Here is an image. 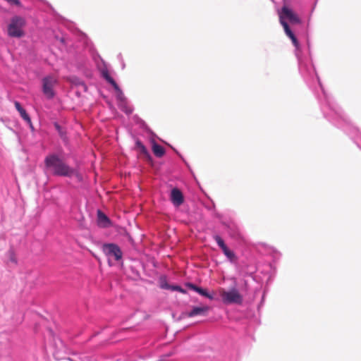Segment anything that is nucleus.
<instances>
[{"mask_svg":"<svg viewBox=\"0 0 361 361\" xmlns=\"http://www.w3.org/2000/svg\"><path fill=\"white\" fill-rule=\"evenodd\" d=\"M169 198L173 205L176 207H178L183 204L185 200L183 193L177 187H174L171 189Z\"/></svg>","mask_w":361,"mask_h":361,"instance_id":"f8f14e48","label":"nucleus"},{"mask_svg":"<svg viewBox=\"0 0 361 361\" xmlns=\"http://www.w3.org/2000/svg\"><path fill=\"white\" fill-rule=\"evenodd\" d=\"M212 238L216 241L219 248L222 250L228 261L233 264H237L238 261V256L233 250L228 247L222 238L218 234L213 235Z\"/></svg>","mask_w":361,"mask_h":361,"instance_id":"423d86ee","label":"nucleus"},{"mask_svg":"<svg viewBox=\"0 0 361 361\" xmlns=\"http://www.w3.org/2000/svg\"><path fill=\"white\" fill-rule=\"evenodd\" d=\"M117 57H118V59L121 61V68H122V69H124V68H125V67H126V64H125V62H124V61H123V57H122L121 54H119L118 55V56H117Z\"/></svg>","mask_w":361,"mask_h":361,"instance_id":"bb28decb","label":"nucleus"},{"mask_svg":"<svg viewBox=\"0 0 361 361\" xmlns=\"http://www.w3.org/2000/svg\"><path fill=\"white\" fill-rule=\"evenodd\" d=\"M286 35L291 39L295 49L298 70L308 87L317 98L324 117L334 126L342 129L361 149V132L344 114L341 108L324 89L312 63L310 44L307 40L300 44L287 22H281Z\"/></svg>","mask_w":361,"mask_h":361,"instance_id":"f257e3e1","label":"nucleus"},{"mask_svg":"<svg viewBox=\"0 0 361 361\" xmlns=\"http://www.w3.org/2000/svg\"><path fill=\"white\" fill-rule=\"evenodd\" d=\"M152 149L154 154L159 158L162 157L166 153L165 149L154 141L152 142Z\"/></svg>","mask_w":361,"mask_h":361,"instance_id":"4be33fe9","label":"nucleus"},{"mask_svg":"<svg viewBox=\"0 0 361 361\" xmlns=\"http://www.w3.org/2000/svg\"><path fill=\"white\" fill-rule=\"evenodd\" d=\"M70 82L78 87H81L84 89L85 91H87V87L85 82L77 76H72L70 78Z\"/></svg>","mask_w":361,"mask_h":361,"instance_id":"5701e85b","label":"nucleus"},{"mask_svg":"<svg viewBox=\"0 0 361 361\" xmlns=\"http://www.w3.org/2000/svg\"><path fill=\"white\" fill-rule=\"evenodd\" d=\"M135 149L138 150L140 154L145 155L147 159H151L152 157L149 151L139 139L135 140Z\"/></svg>","mask_w":361,"mask_h":361,"instance_id":"412c9836","label":"nucleus"},{"mask_svg":"<svg viewBox=\"0 0 361 361\" xmlns=\"http://www.w3.org/2000/svg\"><path fill=\"white\" fill-rule=\"evenodd\" d=\"M140 126H141L142 128H144V127L147 128V124H146V123H145V122L144 121H142V120H141V121H140Z\"/></svg>","mask_w":361,"mask_h":361,"instance_id":"c85d7f7f","label":"nucleus"},{"mask_svg":"<svg viewBox=\"0 0 361 361\" xmlns=\"http://www.w3.org/2000/svg\"><path fill=\"white\" fill-rule=\"evenodd\" d=\"M103 66L102 67H98V70L99 71L101 77L109 84H110L116 92V99L117 103L121 102L122 101L126 100L127 98L124 95L123 90L116 83L115 80L111 76L109 69L107 67V64L102 60Z\"/></svg>","mask_w":361,"mask_h":361,"instance_id":"20e7f679","label":"nucleus"},{"mask_svg":"<svg viewBox=\"0 0 361 361\" xmlns=\"http://www.w3.org/2000/svg\"><path fill=\"white\" fill-rule=\"evenodd\" d=\"M280 23L286 22V20L290 21L293 24H300L301 20L300 18L295 14L293 11L286 6H283L279 13Z\"/></svg>","mask_w":361,"mask_h":361,"instance_id":"1a4fd4ad","label":"nucleus"},{"mask_svg":"<svg viewBox=\"0 0 361 361\" xmlns=\"http://www.w3.org/2000/svg\"><path fill=\"white\" fill-rule=\"evenodd\" d=\"M54 39L59 42L61 44V49H66L68 47L71 45V40L70 37L65 33H55Z\"/></svg>","mask_w":361,"mask_h":361,"instance_id":"4468645a","label":"nucleus"},{"mask_svg":"<svg viewBox=\"0 0 361 361\" xmlns=\"http://www.w3.org/2000/svg\"><path fill=\"white\" fill-rule=\"evenodd\" d=\"M27 25L26 19L20 16L16 15L11 18L7 25V35L10 37L21 38L25 36V27Z\"/></svg>","mask_w":361,"mask_h":361,"instance_id":"7ed1b4c3","label":"nucleus"},{"mask_svg":"<svg viewBox=\"0 0 361 361\" xmlns=\"http://www.w3.org/2000/svg\"><path fill=\"white\" fill-rule=\"evenodd\" d=\"M221 224L226 228L227 233L231 239L237 242H241L244 240L243 233L236 225L224 221H222Z\"/></svg>","mask_w":361,"mask_h":361,"instance_id":"9d476101","label":"nucleus"},{"mask_svg":"<svg viewBox=\"0 0 361 361\" xmlns=\"http://www.w3.org/2000/svg\"><path fill=\"white\" fill-rule=\"evenodd\" d=\"M78 179L80 180L82 178V176L80 175V173L78 172V176H75Z\"/></svg>","mask_w":361,"mask_h":361,"instance_id":"7c9ffc66","label":"nucleus"},{"mask_svg":"<svg viewBox=\"0 0 361 361\" xmlns=\"http://www.w3.org/2000/svg\"><path fill=\"white\" fill-rule=\"evenodd\" d=\"M185 285L189 289L197 293L199 295H200L203 297H205V298L209 299L210 300H212L214 299V293H210L205 288H203L200 286H197L191 282H187Z\"/></svg>","mask_w":361,"mask_h":361,"instance_id":"ddd939ff","label":"nucleus"},{"mask_svg":"<svg viewBox=\"0 0 361 361\" xmlns=\"http://www.w3.org/2000/svg\"><path fill=\"white\" fill-rule=\"evenodd\" d=\"M15 107L16 110L19 112L20 117L26 122L30 123V117L29 114L27 113L25 109L21 106L20 103L18 101H15L14 102Z\"/></svg>","mask_w":361,"mask_h":361,"instance_id":"6ab92c4d","label":"nucleus"},{"mask_svg":"<svg viewBox=\"0 0 361 361\" xmlns=\"http://www.w3.org/2000/svg\"><path fill=\"white\" fill-rule=\"evenodd\" d=\"M264 298H265V292H264L263 295H262V300L260 302V303L258 305V309L259 310V308L261 307H262L264 305Z\"/></svg>","mask_w":361,"mask_h":361,"instance_id":"cd10ccee","label":"nucleus"},{"mask_svg":"<svg viewBox=\"0 0 361 361\" xmlns=\"http://www.w3.org/2000/svg\"><path fill=\"white\" fill-rule=\"evenodd\" d=\"M29 127L31 128V130H34V127L32 126V121L30 120V123H26Z\"/></svg>","mask_w":361,"mask_h":361,"instance_id":"c756f323","label":"nucleus"},{"mask_svg":"<svg viewBox=\"0 0 361 361\" xmlns=\"http://www.w3.org/2000/svg\"><path fill=\"white\" fill-rule=\"evenodd\" d=\"M221 297L224 304L240 305L243 302V296L235 287L228 290H224L221 294Z\"/></svg>","mask_w":361,"mask_h":361,"instance_id":"0eeeda50","label":"nucleus"},{"mask_svg":"<svg viewBox=\"0 0 361 361\" xmlns=\"http://www.w3.org/2000/svg\"><path fill=\"white\" fill-rule=\"evenodd\" d=\"M102 250L109 259L114 258L117 262L122 259L123 252L120 247L116 243H104L102 246Z\"/></svg>","mask_w":361,"mask_h":361,"instance_id":"6e6552de","label":"nucleus"},{"mask_svg":"<svg viewBox=\"0 0 361 361\" xmlns=\"http://www.w3.org/2000/svg\"><path fill=\"white\" fill-rule=\"evenodd\" d=\"M159 286L161 289L170 290L172 291H178L183 294H186L187 290L183 288L180 286L176 284H169L167 277L165 275H162L159 278Z\"/></svg>","mask_w":361,"mask_h":361,"instance_id":"9b49d317","label":"nucleus"},{"mask_svg":"<svg viewBox=\"0 0 361 361\" xmlns=\"http://www.w3.org/2000/svg\"><path fill=\"white\" fill-rule=\"evenodd\" d=\"M6 256H7L8 262L12 263L14 265L17 264V263H18L17 257H16V253L13 248H10L8 250V252L6 253Z\"/></svg>","mask_w":361,"mask_h":361,"instance_id":"393cba45","label":"nucleus"},{"mask_svg":"<svg viewBox=\"0 0 361 361\" xmlns=\"http://www.w3.org/2000/svg\"><path fill=\"white\" fill-rule=\"evenodd\" d=\"M97 224L102 228H108L111 226V221L110 219L100 209L97 210Z\"/></svg>","mask_w":361,"mask_h":361,"instance_id":"2eb2a0df","label":"nucleus"},{"mask_svg":"<svg viewBox=\"0 0 361 361\" xmlns=\"http://www.w3.org/2000/svg\"><path fill=\"white\" fill-rule=\"evenodd\" d=\"M118 108L126 115H130L133 111V107L129 104L128 99L117 103Z\"/></svg>","mask_w":361,"mask_h":361,"instance_id":"aec40b11","label":"nucleus"},{"mask_svg":"<svg viewBox=\"0 0 361 361\" xmlns=\"http://www.w3.org/2000/svg\"><path fill=\"white\" fill-rule=\"evenodd\" d=\"M54 126L57 133H59L60 137L63 140H66L67 138L66 130L58 122H54Z\"/></svg>","mask_w":361,"mask_h":361,"instance_id":"b1692460","label":"nucleus"},{"mask_svg":"<svg viewBox=\"0 0 361 361\" xmlns=\"http://www.w3.org/2000/svg\"><path fill=\"white\" fill-rule=\"evenodd\" d=\"M173 151L176 152V154L180 158V159L184 162L187 168L189 169V171L192 173V169L190 168V166L189 164L186 161V160L184 159V157L174 148H173Z\"/></svg>","mask_w":361,"mask_h":361,"instance_id":"a878e982","label":"nucleus"},{"mask_svg":"<svg viewBox=\"0 0 361 361\" xmlns=\"http://www.w3.org/2000/svg\"><path fill=\"white\" fill-rule=\"evenodd\" d=\"M44 169L54 176L72 178L78 176V171L66 164L56 153H50L44 160Z\"/></svg>","mask_w":361,"mask_h":361,"instance_id":"f03ea898","label":"nucleus"},{"mask_svg":"<svg viewBox=\"0 0 361 361\" xmlns=\"http://www.w3.org/2000/svg\"><path fill=\"white\" fill-rule=\"evenodd\" d=\"M209 307L207 305L198 307V306H194L191 309L190 312H188L187 315L188 317H194L195 316L198 315H205L207 312L209 311Z\"/></svg>","mask_w":361,"mask_h":361,"instance_id":"f3484780","label":"nucleus"},{"mask_svg":"<svg viewBox=\"0 0 361 361\" xmlns=\"http://www.w3.org/2000/svg\"><path fill=\"white\" fill-rule=\"evenodd\" d=\"M52 339H53V348L54 350V356H56V353H58L66 351V347L63 341L60 338L52 335Z\"/></svg>","mask_w":361,"mask_h":361,"instance_id":"dca6fc26","label":"nucleus"},{"mask_svg":"<svg viewBox=\"0 0 361 361\" xmlns=\"http://www.w3.org/2000/svg\"><path fill=\"white\" fill-rule=\"evenodd\" d=\"M42 92L48 100L53 99L56 92L54 90L55 86L58 84V80L52 75H48L42 78Z\"/></svg>","mask_w":361,"mask_h":361,"instance_id":"39448f33","label":"nucleus"},{"mask_svg":"<svg viewBox=\"0 0 361 361\" xmlns=\"http://www.w3.org/2000/svg\"><path fill=\"white\" fill-rule=\"evenodd\" d=\"M281 253L276 250H274L272 252V258H273V262L269 264V267L271 270V275L269 276L268 281H271L272 278L274 277L276 273V267L275 266V263H276L281 258Z\"/></svg>","mask_w":361,"mask_h":361,"instance_id":"a211bd4d","label":"nucleus"}]
</instances>
